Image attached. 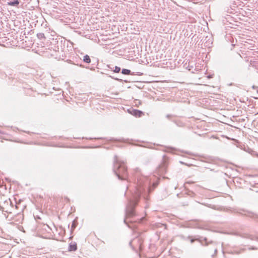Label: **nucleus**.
I'll return each instance as SVG.
<instances>
[{
  "label": "nucleus",
  "instance_id": "18",
  "mask_svg": "<svg viewBox=\"0 0 258 258\" xmlns=\"http://www.w3.org/2000/svg\"><path fill=\"white\" fill-rule=\"evenodd\" d=\"M171 117V115H170V114H167L166 115V117L168 118V119H170V118Z\"/></svg>",
  "mask_w": 258,
  "mask_h": 258
},
{
  "label": "nucleus",
  "instance_id": "16",
  "mask_svg": "<svg viewBox=\"0 0 258 258\" xmlns=\"http://www.w3.org/2000/svg\"><path fill=\"white\" fill-rule=\"evenodd\" d=\"M258 248L255 247H248L249 250H257Z\"/></svg>",
  "mask_w": 258,
  "mask_h": 258
},
{
  "label": "nucleus",
  "instance_id": "23",
  "mask_svg": "<svg viewBox=\"0 0 258 258\" xmlns=\"http://www.w3.org/2000/svg\"><path fill=\"white\" fill-rule=\"evenodd\" d=\"M46 227H47L49 229H50V227L48 226V225H46Z\"/></svg>",
  "mask_w": 258,
  "mask_h": 258
},
{
  "label": "nucleus",
  "instance_id": "30",
  "mask_svg": "<svg viewBox=\"0 0 258 258\" xmlns=\"http://www.w3.org/2000/svg\"><path fill=\"white\" fill-rule=\"evenodd\" d=\"M75 226V225L74 224H72V227Z\"/></svg>",
  "mask_w": 258,
  "mask_h": 258
},
{
  "label": "nucleus",
  "instance_id": "27",
  "mask_svg": "<svg viewBox=\"0 0 258 258\" xmlns=\"http://www.w3.org/2000/svg\"><path fill=\"white\" fill-rule=\"evenodd\" d=\"M131 244H132V241H130V244L131 245Z\"/></svg>",
  "mask_w": 258,
  "mask_h": 258
},
{
  "label": "nucleus",
  "instance_id": "4",
  "mask_svg": "<svg viewBox=\"0 0 258 258\" xmlns=\"http://www.w3.org/2000/svg\"><path fill=\"white\" fill-rule=\"evenodd\" d=\"M168 165V159L165 156H164L162 162L157 168V173L161 175L164 174L166 172Z\"/></svg>",
  "mask_w": 258,
  "mask_h": 258
},
{
  "label": "nucleus",
  "instance_id": "1",
  "mask_svg": "<svg viewBox=\"0 0 258 258\" xmlns=\"http://www.w3.org/2000/svg\"><path fill=\"white\" fill-rule=\"evenodd\" d=\"M138 186L136 189L135 195L133 199L128 201L125 209V214L127 217H132L135 215V208L139 201L141 197H143L145 200H148V196L151 189L148 185L143 186L141 185V182L138 180Z\"/></svg>",
  "mask_w": 258,
  "mask_h": 258
},
{
  "label": "nucleus",
  "instance_id": "29",
  "mask_svg": "<svg viewBox=\"0 0 258 258\" xmlns=\"http://www.w3.org/2000/svg\"><path fill=\"white\" fill-rule=\"evenodd\" d=\"M80 67H83V66L81 64V65H80Z\"/></svg>",
  "mask_w": 258,
  "mask_h": 258
},
{
  "label": "nucleus",
  "instance_id": "3",
  "mask_svg": "<svg viewBox=\"0 0 258 258\" xmlns=\"http://www.w3.org/2000/svg\"><path fill=\"white\" fill-rule=\"evenodd\" d=\"M13 205L10 199L5 195L0 197V210L4 212L12 213Z\"/></svg>",
  "mask_w": 258,
  "mask_h": 258
},
{
  "label": "nucleus",
  "instance_id": "25",
  "mask_svg": "<svg viewBox=\"0 0 258 258\" xmlns=\"http://www.w3.org/2000/svg\"><path fill=\"white\" fill-rule=\"evenodd\" d=\"M17 205H15V208L17 209Z\"/></svg>",
  "mask_w": 258,
  "mask_h": 258
},
{
  "label": "nucleus",
  "instance_id": "13",
  "mask_svg": "<svg viewBox=\"0 0 258 258\" xmlns=\"http://www.w3.org/2000/svg\"><path fill=\"white\" fill-rule=\"evenodd\" d=\"M120 71V68L117 66H115L114 69L113 70V71L114 73H119Z\"/></svg>",
  "mask_w": 258,
  "mask_h": 258
},
{
  "label": "nucleus",
  "instance_id": "2",
  "mask_svg": "<svg viewBox=\"0 0 258 258\" xmlns=\"http://www.w3.org/2000/svg\"><path fill=\"white\" fill-rule=\"evenodd\" d=\"M113 171L119 179L127 180L128 176L127 167L125 163L120 161L116 155L114 157Z\"/></svg>",
  "mask_w": 258,
  "mask_h": 258
},
{
  "label": "nucleus",
  "instance_id": "26",
  "mask_svg": "<svg viewBox=\"0 0 258 258\" xmlns=\"http://www.w3.org/2000/svg\"><path fill=\"white\" fill-rule=\"evenodd\" d=\"M190 183L189 182H186V184H188V183Z\"/></svg>",
  "mask_w": 258,
  "mask_h": 258
},
{
  "label": "nucleus",
  "instance_id": "28",
  "mask_svg": "<svg viewBox=\"0 0 258 258\" xmlns=\"http://www.w3.org/2000/svg\"><path fill=\"white\" fill-rule=\"evenodd\" d=\"M215 252H217V249H215Z\"/></svg>",
  "mask_w": 258,
  "mask_h": 258
},
{
  "label": "nucleus",
  "instance_id": "20",
  "mask_svg": "<svg viewBox=\"0 0 258 258\" xmlns=\"http://www.w3.org/2000/svg\"><path fill=\"white\" fill-rule=\"evenodd\" d=\"M208 78H212V76L211 75H209V76H208Z\"/></svg>",
  "mask_w": 258,
  "mask_h": 258
},
{
  "label": "nucleus",
  "instance_id": "11",
  "mask_svg": "<svg viewBox=\"0 0 258 258\" xmlns=\"http://www.w3.org/2000/svg\"><path fill=\"white\" fill-rule=\"evenodd\" d=\"M121 73L123 75H128L131 74V71L128 69H123L121 71Z\"/></svg>",
  "mask_w": 258,
  "mask_h": 258
},
{
  "label": "nucleus",
  "instance_id": "22",
  "mask_svg": "<svg viewBox=\"0 0 258 258\" xmlns=\"http://www.w3.org/2000/svg\"><path fill=\"white\" fill-rule=\"evenodd\" d=\"M124 222L125 224H126V220H125V219H124Z\"/></svg>",
  "mask_w": 258,
  "mask_h": 258
},
{
  "label": "nucleus",
  "instance_id": "17",
  "mask_svg": "<svg viewBox=\"0 0 258 258\" xmlns=\"http://www.w3.org/2000/svg\"><path fill=\"white\" fill-rule=\"evenodd\" d=\"M196 240L197 241L196 238V239H190V242H191V243H194V241H196Z\"/></svg>",
  "mask_w": 258,
  "mask_h": 258
},
{
  "label": "nucleus",
  "instance_id": "6",
  "mask_svg": "<svg viewBox=\"0 0 258 258\" xmlns=\"http://www.w3.org/2000/svg\"><path fill=\"white\" fill-rule=\"evenodd\" d=\"M128 112L130 113L136 117H141L142 115L144 114L143 111L133 108L131 110H128Z\"/></svg>",
  "mask_w": 258,
  "mask_h": 258
},
{
  "label": "nucleus",
  "instance_id": "19",
  "mask_svg": "<svg viewBox=\"0 0 258 258\" xmlns=\"http://www.w3.org/2000/svg\"><path fill=\"white\" fill-rule=\"evenodd\" d=\"M107 67H108V68L109 69H111V70H112V71H113V70H114V69H113V68H112V67H111V66H110V65H108V66H107Z\"/></svg>",
  "mask_w": 258,
  "mask_h": 258
},
{
  "label": "nucleus",
  "instance_id": "15",
  "mask_svg": "<svg viewBox=\"0 0 258 258\" xmlns=\"http://www.w3.org/2000/svg\"><path fill=\"white\" fill-rule=\"evenodd\" d=\"M37 36L39 39L45 38V36L43 33H39L37 34Z\"/></svg>",
  "mask_w": 258,
  "mask_h": 258
},
{
  "label": "nucleus",
  "instance_id": "8",
  "mask_svg": "<svg viewBox=\"0 0 258 258\" xmlns=\"http://www.w3.org/2000/svg\"><path fill=\"white\" fill-rule=\"evenodd\" d=\"M77 249V245L76 243H71L69 246V251H76Z\"/></svg>",
  "mask_w": 258,
  "mask_h": 258
},
{
  "label": "nucleus",
  "instance_id": "24",
  "mask_svg": "<svg viewBox=\"0 0 258 258\" xmlns=\"http://www.w3.org/2000/svg\"><path fill=\"white\" fill-rule=\"evenodd\" d=\"M170 149H172V150H175V149L173 148H171Z\"/></svg>",
  "mask_w": 258,
  "mask_h": 258
},
{
  "label": "nucleus",
  "instance_id": "10",
  "mask_svg": "<svg viewBox=\"0 0 258 258\" xmlns=\"http://www.w3.org/2000/svg\"><path fill=\"white\" fill-rule=\"evenodd\" d=\"M83 60L84 62H86L87 63H89L91 62V59H90L89 56L87 54L84 56Z\"/></svg>",
  "mask_w": 258,
  "mask_h": 258
},
{
  "label": "nucleus",
  "instance_id": "7",
  "mask_svg": "<svg viewBox=\"0 0 258 258\" xmlns=\"http://www.w3.org/2000/svg\"><path fill=\"white\" fill-rule=\"evenodd\" d=\"M232 234L234 235H236V236H240L243 238L250 239L251 240H255L256 238L255 237H254L251 235H249L248 234H241V233H239L238 232H235V233H233Z\"/></svg>",
  "mask_w": 258,
  "mask_h": 258
},
{
  "label": "nucleus",
  "instance_id": "31",
  "mask_svg": "<svg viewBox=\"0 0 258 258\" xmlns=\"http://www.w3.org/2000/svg\"><path fill=\"white\" fill-rule=\"evenodd\" d=\"M75 226V225L74 224H72V227Z\"/></svg>",
  "mask_w": 258,
  "mask_h": 258
},
{
  "label": "nucleus",
  "instance_id": "5",
  "mask_svg": "<svg viewBox=\"0 0 258 258\" xmlns=\"http://www.w3.org/2000/svg\"><path fill=\"white\" fill-rule=\"evenodd\" d=\"M202 237L197 238V241H199L203 246H208L209 244L213 243V241H208V239L206 237H204L203 240L202 239Z\"/></svg>",
  "mask_w": 258,
  "mask_h": 258
},
{
  "label": "nucleus",
  "instance_id": "21",
  "mask_svg": "<svg viewBox=\"0 0 258 258\" xmlns=\"http://www.w3.org/2000/svg\"><path fill=\"white\" fill-rule=\"evenodd\" d=\"M257 88V87H255V86H252V88H253V89H255V88Z\"/></svg>",
  "mask_w": 258,
  "mask_h": 258
},
{
  "label": "nucleus",
  "instance_id": "14",
  "mask_svg": "<svg viewBox=\"0 0 258 258\" xmlns=\"http://www.w3.org/2000/svg\"><path fill=\"white\" fill-rule=\"evenodd\" d=\"M187 194L191 197H194L196 195L195 193L190 190L188 191Z\"/></svg>",
  "mask_w": 258,
  "mask_h": 258
},
{
  "label": "nucleus",
  "instance_id": "12",
  "mask_svg": "<svg viewBox=\"0 0 258 258\" xmlns=\"http://www.w3.org/2000/svg\"><path fill=\"white\" fill-rule=\"evenodd\" d=\"M185 68L188 70L191 71L194 73L192 69L194 68V66L192 64H190L189 63H188L187 66H186Z\"/></svg>",
  "mask_w": 258,
  "mask_h": 258
},
{
  "label": "nucleus",
  "instance_id": "9",
  "mask_svg": "<svg viewBox=\"0 0 258 258\" xmlns=\"http://www.w3.org/2000/svg\"><path fill=\"white\" fill-rule=\"evenodd\" d=\"M20 2L19 0H14L13 2H9L7 3V5L11 6L18 7Z\"/></svg>",
  "mask_w": 258,
  "mask_h": 258
}]
</instances>
